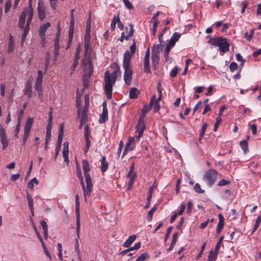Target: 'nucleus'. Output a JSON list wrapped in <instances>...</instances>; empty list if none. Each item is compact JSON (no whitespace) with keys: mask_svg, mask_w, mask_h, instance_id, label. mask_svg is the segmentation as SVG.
<instances>
[{"mask_svg":"<svg viewBox=\"0 0 261 261\" xmlns=\"http://www.w3.org/2000/svg\"><path fill=\"white\" fill-rule=\"evenodd\" d=\"M64 134V125L63 123H61L60 125V130L58 137V141L57 145H61L62 144L63 136Z\"/></svg>","mask_w":261,"mask_h":261,"instance_id":"obj_18","label":"nucleus"},{"mask_svg":"<svg viewBox=\"0 0 261 261\" xmlns=\"http://www.w3.org/2000/svg\"><path fill=\"white\" fill-rule=\"evenodd\" d=\"M153 106H154V107H153L154 112L156 113V112H158L161 108L159 103L154 101Z\"/></svg>","mask_w":261,"mask_h":261,"instance_id":"obj_64","label":"nucleus"},{"mask_svg":"<svg viewBox=\"0 0 261 261\" xmlns=\"http://www.w3.org/2000/svg\"><path fill=\"white\" fill-rule=\"evenodd\" d=\"M59 51V42H54V60L55 61L58 58Z\"/></svg>","mask_w":261,"mask_h":261,"instance_id":"obj_30","label":"nucleus"},{"mask_svg":"<svg viewBox=\"0 0 261 261\" xmlns=\"http://www.w3.org/2000/svg\"><path fill=\"white\" fill-rule=\"evenodd\" d=\"M108 163L106 161V158L105 156H103L102 158L101 161V166L100 169L102 173L106 171V170L108 169Z\"/></svg>","mask_w":261,"mask_h":261,"instance_id":"obj_25","label":"nucleus"},{"mask_svg":"<svg viewBox=\"0 0 261 261\" xmlns=\"http://www.w3.org/2000/svg\"><path fill=\"white\" fill-rule=\"evenodd\" d=\"M229 181L226 180L225 179H222L218 182V185L219 186H223L229 184Z\"/></svg>","mask_w":261,"mask_h":261,"instance_id":"obj_61","label":"nucleus"},{"mask_svg":"<svg viewBox=\"0 0 261 261\" xmlns=\"http://www.w3.org/2000/svg\"><path fill=\"white\" fill-rule=\"evenodd\" d=\"M192 201L191 200H189L188 202L187 205V213L190 215L192 211Z\"/></svg>","mask_w":261,"mask_h":261,"instance_id":"obj_57","label":"nucleus"},{"mask_svg":"<svg viewBox=\"0 0 261 261\" xmlns=\"http://www.w3.org/2000/svg\"><path fill=\"white\" fill-rule=\"evenodd\" d=\"M102 113L99 116V122L105 123L108 119V111L107 107V102L104 101L102 103Z\"/></svg>","mask_w":261,"mask_h":261,"instance_id":"obj_13","label":"nucleus"},{"mask_svg":"<svg viewBox=\"0 0 261 261\" xmlns=\"http://www.w3.org/2000/svg\"><path fill=\"white\" fill-rule=\"evenodd\" d=\"M76 235H77L76 234ZM80 238V232L79 233V237L78 236H77V238L75 240V249L76 252H77L79 258L80 259L81 258V255H80V250L79 249V241L78 239Z\"/></svg>","mask_w":261,"mask_h":261,"instance_id":"obj_38","label":"nucleus"},{"mask_svg":"<svg viewBox=\"0 0 261 261\" xmlns=\"http://www.w3.org/2000/svg\"><path fill=\"white\" fill-rule=\"evenodd\" d=\"M83 169L84 172L86 181L88 184L90 182V177H91L90 174L88 173L90 170L88 162L86 160H83L82 161Z\"/></svg>","mask_w":261,"mask_h":261,"instance_id":"obj_14","label":"nucleus"},{"mask_svg":"<svg viewBox=\"0 0 261 261\" xmlns=\"http://www.w3.org/2000/svg\"><path fill=\"white\" fill-rule=\"evenodd\" d=\"M155 99V95H154L151 97L149 106H147V104L144 105L143 108L141 110L142 116L140 117L136 126V132H138V136L137 137L138 139L142 136L145 128L143 117L145 116L146 113L151 110V108L153 106Z\"/></svg>","mask_w":261,"mask_h":261,"instance_id":"obj_3","label":"nucleus"},{"mask_svg":"<svg viewBox=\"0 0 261 261\" xmlns=\"http://www.w3.org/2000/svg\"><path fill=\"white\" fill-rule=\"evenodd\" d=\"M219 218V222L216 229V233L217 235L219 234L221 232L223 226H224V219L223 215L221 214L218 215Z\"/></svg>","mask_w":261,"mask_h":261,"instance_id":"obj_16","label":"nucleus"},{"mask_svg":"<svg viewBox=\"0 0 261 261\" xmlns=\"http://www.w3.org/2000/svg\"><path fill=\"white\" fill-rule=\"evenodd\" d=\"M144 69L146 73H150L149 61L144 60Z\"/></svg>","mask_w":261,"mask_h":261,"instance_id":"obj_39","label":"nucleus"},{"mask_svg":"<svg viewBox=\"0 0 261 261\" xmlns=\"http://www.w3.org/2000/svg\"><path fill=\"white\" fill-rule=\"evenodd\" d=\"M11 7V0H7L5 4V12L8 13L10 10Z\"/></svg>","mask_w":261,"mask_h":261,"instance_id":"obj_49","label":"nucleus"},{"mask_svg":"<svg viewBox=\"0 0 261 261\" xmlns=\"http://www.w3.org/2000/svg\"><path fill=\"white\" fill-rule=\"evenodd\" d=\"M125 7L128 9H133L134 7L128 0H125L123 2Z\"/></svg>","mask_w":261,"mask_h":261,"instance_id":"obj_59","label":"nucleus"},{"mask_svg":"<svg viewBox=\"0 0 261 261\" xmlns=\"http://www.w3.org/2000/svg\"><path fill=\"white\" fill-rule=\"evenodd\" d=\"M26 196H27V200L28 202V205H29L30 210H32L33 208H34L33 199L31 195L28 192H27Z\"/></svg>","mask_w":261,"mask_h":261,"instance_id":"obj_32","label":"nucleus"},{"mask_svg":"<svg viewBox=\"0 0 261 261\" xmlns=\"http://www.w3.org/2000/svg\"><path fill=\"white\" fill-rule=\"evenodd\" d=\"M34 184H38V181L36 177L33 178L28 183L27 187L30 189H33L34 188Z\"/></svg>","mask_w":261,"mask_h":261,"instance_id":"obj_36","label":"nucleus"},{"mask_svg":"<svg viewBox=\"0 0 261 261\" xmlns=\"http://www.w3.org/2000/svg\"><path fill=\"white\" fill-rule=\"evenodd\" d=\"M141 243L138 242L136 243L133 247L129 248V251L134 250H137L139 249L141 247Z\"/></svg>","mask_w":261,"mask_h":261,"instance_id":"obj_60","label":"nucleus"},{"mask_svg":"<svg viewBox=\"0 0 261 261\" xmlns=\"http://www.w3.org/2000/svg\"><path fill=\"white\" fill-rule=\"evenodd\" d=\"M224 239V237L223 236H221L219 239V241L218 242H217L216 246H215V250H216V251H218L220 248V245H221V244L223 241Z\"/></svg>","mask_w":261,"mask_h":261,"instance_id":"obj_54","label":"nucleus"},{"mask_svg":"<svg viewBox=\"0 0 261 261\" xmlns=\"http://www.w3.org/2000/svg\"><path fill=\"white\" fill-rule=\"evenodd\" d=\"M50 26V23L49 22L43 23L42 25L40 26L39 30L40 37L45 36V32Z\"/></svg>","mask_w":261,"mask_h":261,"instance_id":"obj_17","label":"nucleus"},{"mask_svg":"<svg viewBox=\"0 0 261 261\" xmlns=\"http://www.w3.org/2000/svg\"><path fill=\"white\" fill-rule=\"evenodd\" d=\"M91 31V16H89L86 22V33L84 39V46L87 47L90 45Z\"/></svg>","mask_w":261,"mask_h":261,"instance_id":"obj_9","label":"nucleus"},{"mask_svg":"<svg viewBox=\"0 0 261 261\" xmlns=\"http://www.w3.org/2000/svg\"><path fill=\"white\" fill-rule=\"evenodd\" d=\"M40 224L43 229L44 238L45 240H46L48 238V226L44 220H41Z\"/></svg>","mask_w":261,"mask_h":261,"instance_id":"obj_20","label":"nucleus"},{"mask_svg":"<svg viewBox=\"0 0 261 261\" xmlns=\"http://www.w3.org/2000/svg\"><path fill=\"white\" fill-rule=\"evenodd\" d=\"M74 33V29L69 28L68 34V43L71 44Z\"/></svg>","mask_w":261,"mask_h":261,"instance_id":"obj_41","label":"nucleus"},{"mask_svg":"<svg viewBox=\"0 0 261 261\" xmlns=\"http://www.w3.org/2000/svg\"><path fill=\"white\" fill-rule=\"evenodd\" d=\"M207 125H208L207 123L206 122L203 124L201 129V131H200V134H199V140H201L203 138V136L205 134V132L207 127Z\"/></svg>","mask_w":261,"mask_h":261,"instance_id":"obj_37","label":"nucleus"},{"mask_svg":"<svg viewBox=\"0 0 261 261\" xmlns=\"http://www.w3.org/2000/svg\"><path fill=\"white\" fill-rule=\"evenodd\" d=\"M32 84L30 82H28L25 85L24 94L27 95L29 98L32 96Z\"/></svg>","mask_w":261,"mask_h":261,"instance_id":"obj_26","label":"nucleus"},{"mask_svg":"<svg viewBox=\"0 0 261 261\" xmlns=\"http://www.w3.org/2000/svg\"><path fill=\"white\" fill-rule=\"evenodd\" d=\"M75 213H76V233L79 236L80 230V202L78 195L75 196Z\"/></svg>","mask_w":261,"mask_h":261,"instance_id":"obj_8","label":"nucleus"},{"mask_svg":"<svg viewBox=\"0 0 261 261\" xmlns=\"http://www.w3.org/2000/svg\"><path fill=\"white\" fill-rule=\"evenodd\" d=\"M42 81L36 80L35 85V90L38 92L40 96H42Z\"/></svg>","mask_w":261,"mask_h":261,"instance_id":"obj_27","label":"nucleus"},{"mask_svg":"<svg viewBox=\"0 0 261 261\" xmlns=\"http://www.w3.org/2000/svg\"><path fill=\"white\" fill-rule=\"evenodd\" d=\"M76 167H77L76 174H77V177L79 178V179L83 178L82 172H81V169L80 168V166L79 164L76 165Z\"/></svg>","mask_w":261,"mask_h":261,"instance_id":"obj_58","label":"nucleus"},{"mask_svg":"<svg viewBox=\"0 0 261 261\" xmlns=\"http://www.w3.org/2000/svg\"><path fill=\"white\" fill-rule=\"evenodd\" d=\"M85 147L84 150V153L86 154L88 151L90 146V141L89 140V138H85Z\"/></svg>","mask_w":261,"mask_h":261,"instance_id":"obj_44","label":"nucleus"},{"mask_svg":"<svg viewBox=\"0 0 261 261\" xmlns=\"http://www.w3.org/2000/svg\"><path fill=\"white\" fill-rule=\"evenodd\" d=\"M23 114H24L23 110H20L19 111V114H18V117H17L18 123L20 124V121L23 117Z\"/></svg>","mask_w":261,"mask_h":261,"instance_id":"obj_62","label":"nucleus"},{"mask_svg":"<svg viewBox=\"0 0 261 261\" xmlns=\"http://www.w3.org/2000/svg\"><path fill=\"white\" fill-rule=\"evenodd\" d=\"M180 37V34L178 33L175 32L172 36L170 40H169V43L172 44L174 46L175 45L176 42L179 40Z\"/></svg>","mask_w":261,"mask_h":261,"instance_id":"obj_24","label":"nucleus"},{"mask_svg":"<svg viewBox=\"0 0 261 261\" xmlns=\"http://www.w3.org/2000/svg\"><path fill=\"white\" fill-rule=\"evenodd\" d=\"M74 10V9H72L71 10V13H70V22L69 28H71V29H74V15H73Z\"/></svg>","mask_w":261,"mask_h":261,"instance_id":"obj_40","label":"nucleus"},{"mask_svg":"<svg viewBox=\"0 0 261 261\" xmlns=\"http://www.w3.org/2000/svg\"><path fill=\"white\" fill-rule=\"evenodd\" d=\"M124 69V80L127 85H130L132 82L133 71L131 66H123Z\"/></svg>","mask_w":261,"mask_h":261,"instance_id":"obj_11","label":"nucleus"},{"mask_svg":"<svg viewBox=\"0 0 261 261\" xmlns=\"http://www.w3.org/2000/svg\"><path fill=\"white\" fill-rule=\"evenodd\" d=\"M136 238V235H132L130 236L124 243L123 246L126 248L129 247L135 241Z\"/></svg>","mask_w":261,"mask_h":261,"instance_id":"obj_21","label":"nucleus"},{"mask_svg":"<svg viewBox=\"0 0 261 261\" xmlns=\"http://www.w3.org/2000/svg\"><path fill=\"white\" fill-rule=\"evenodd\" d=\"M77 114L79 118H87V114L85 113H81L80 110H77Z\"/></svg>","mask_w":261,"mask_h":261,"instance_id":"obj_63","label":"nucleus"},{"mask_svg":"<svg viewBox=\"0 0 261 261\" xmlns=\"http://www.w3.org/2000/svg\"><path fill=\"white\" fill-rule=\"evenodd\" d=\"M85 48V56L83 59L82 65L83 66L85 82L86 79H90L93 71L92 60L91 59V48L90 45Z\"/></svg>","mask_w":261,"mask_h":261,"instance_id":"obj_2","label":"nucleus"},{"mask_svg":"<svg viewBox=\"0 0 261 261\" xmlns=\"http://www.w3.org/2000/svg\"><path fill=\"white\" fill-rule=\"evenodd\" d=\"M148 257V254L147 253H143L141 254L139 257H137L136 261H143L146 258Z\"/></svg>","mask_w":261,"mask_h":261,"instance_id":"obj_45","label":"nucleus"},{"mask_svg":"<svg viewBox=\"0 0 261 261\" xmlns=\"http://www.w3.org/2000/svg\"><path fill=\"white\" fill-rule=\"evenodd\" d=\"M140 94L139 90L136 88H132L130 89L129 97L130 98H136Z\"/></svg>","mask_w":261,"mask_h":261,"instance_id":"obj_22","label":"nucleus"},{"mask_svg":"<svg viewBox=\"0 0 261 261\" xmlns=\"http://www.w3.org/2000/svg\"><path fill=\"white\" fill-rule=\"evenodd\" d=\"M133 149L134 146H129V143H127L123 153V156L125 155L128 151H131Z\"/></svg>","mask_w":261,"mask_h":261,"instance_id":"obj_50","label":"nucleus"},{"mask_svg":"<svg viewBox=\"0 0 261 261\" xmlns=\"http://www.w3.org/2000/svg\"><path fill=\"white\" fill-rule=\"evenodd\" d=\"M151 59L153 66L154 67V68H156V67L158 66L159 64V61L160 59L159 55H152Z\"/></svg>","mask_w":261,"mask_h":261,"instance_id":"obj_35","label":"nucleus"},{"mask_svg":"<svg viewBox=\"0 0 261 261\" xmlns=\"http://www.w3.org/2000/svg\"><path fill=\"white\" fill-rule=\"evenodd\" d=\"M33 118L29 117L26 121L24 132L29 133L30 132V130L31 129L33 123Z\"/></svg>","mask_w":261,"mask_h":261,"instance_id":"obj_19","label":"nucleus"},{"mask_svg":"<svg viewBox=\"0 0 261 261\" xmlns=\"http://www.w3.org/2000/svg\"><path fill=\"white\" fill-rule=\"evenodd\" d=\"M194 189L195 191L197 193L203 194L204 193V191L201 189L200 185L198 183L195 184Z\"/></svg>","mask_w":261,"mask_h":261,"instance_id":"obj_43","label":"nucleus"},{"mask_svg":"<svg viewBox=\"0 0 261 261\" xmlns=\"http://www.w3.org/2000/svg\"><path fill=\"white\" fill-rule=\"evenodd\" d=\"M217 252L218 251H216V250H210L208 256V260L211 261H215L217 257Z\"/></svg>","mask_w":261,"mask_h":261,"instance_id":"obj_28","label":"nucleus"},{"mask_svg":"<svg viewBox=\"0 0 261 261\" xmlns=\"http://www.w3.org/2000/svg\"><path fill=\"white\" fill-rule=\"evenodd\" d=\"M37 12L38 17L41 20H43L46 17L45 8L43 0H38Z\"/></svg>","mask_w":261,"mask_h":261,"instance_id":"obj_10","label":"nucleus"},{"mask_svg":"<svg viewBox=\"0 0 261 261\" xmlns=\"http://www.w3.org/2000/svg\"><path fill=\"white\" fill-rule=\"evenodd\" d=\"M162 50V44H161V43L154 44L152 47V55H159Z\"/></svg>","mask_w":261,"mask_h":261,"instance_id":"obj_23","label":"nucleus"},{"mask_svg":"<svg viewBox=\"0 0 261 261\" xmlns=\"http://www.w3.org/2000/svg\"><path fill=\"white\" fill-rule=\"evenodd\" d=\"M130 52L128 50L125 51L123 59V66H130V59L135 54L136 50V41L134 39H133V44L130 46Z\"/></svg>","mask_w":261,"mask_h":261,"instance_id":"obj_5","label":"nucleus"},{"mask_svg":"<svg viewBox=\"0 0 261 261\" xmlns=\"http://www.w3.org/2000/svg\"><path fill=\"white\" fill-rule=\"evenodd\" d=\"M217 174L218 172L216 170L210 169L205 172L203 179L206 181L208 186L212 187L217 179Z\"/></svg>","mask_w":261,"mask_h":261,"instance_id":"obj_6","label":"nucleus"},{"mask_svg":"<svg viewBox=\"0 0 261 261\" xmlns=\"http://www.w3.org/2000/svg\"><path fill=\"white\" fill-rule=\"evenodd\" d=\"M208 43L215 46L219 47V50L221 53H225L229 51V43L227 39L222 37L213 38L208 41Z\"/></svg>","mask_w":261,"mask_h":261,"instance_id":"obj_4","label":"nucleus"},{"mask_svg":"<svg viewBox=\"0 0 261 261\" xmlns=\"http://www.w3.org/2000/svg\"><path fill=\"white\" fill-rule=\"evenodd\" d=\"M119 13H118L117 16H114L112 19L111 24V29L112 31L115 30L116 23H117L118 21H119Z\"/></svg>","mask_w":261,"mask_h":261,"instance_id":"obj_29","label":"nucleus"},{"mask_svg":"<svg viewBox=\"0 0 261 261\" xmlns=\"http://www.w3.org/2000/svg\"><path fill=\"white\" fill-rule=\"evenodd\" d=\"M114 70L111 74L109 71L105 73V91L108 99L112 98V87L116 81L118 73H121L120 68L117 63H113L111 65Z\"/></svg>","mask_w":261,"mask_h":261,"instance_id":"obj_1","label":"nucleus"},{"mask_svg":"<svg viewBox=\"0 0 261 261\" xmlns=\"http://www.w3.org/2000/svg\"><path fill=\"white\" fill-rule=\"evenodd\" d=\"M129 27L130 28V30L128 33V34L127 35H125L124 32H122L121 33V35L120 38L119 39V40L122 42L124 39L128 40L129 39V38L133 36L134 34V27L133 25L131 23L129 24Z\"/></svg>","mask_w":261,"mask_h":261,"instance_id":"obj_15","label":"nucleus"},{"mask_svg":"<svg viewBox=\"0 0 261 261\" xmlns=\"http://www.w3.org/2000/svg\"><path fill=\"white\" fill-rule=\"evenodd\" d=\"M240 145L242 149L243 150V151L245 153H246L248 151V142L247 140H243L240 142Z\"/></svg>","mask_w":261,"mask_h":261,"instance_id":"obj_31","label":"nucleus"},{"mask_svg":"<svg viewBox=\"0 0 261 261\" xmlns=\"http://www.w3.org/2000/svg\"><path fill=\"white\" fill-rule=\"evenodd\" d=\"M134 169H135V163H133L130 167L129 170L127 174V177H130L132 176V175H133L132 174L134 172Z\"/></svg>","mask_w":261,"mask_h":261,"instance_id":"obj_52","label":"nucleus"},{"mask_svg":"<svg viewBox=\"0 0 261 261\" xmlns=\"http://www.w3.org/2000/svg\"><path fill=\"white\" fill-rule=\"evenodd\" d=\"M238 67V64L235 62H231L229 65L230 70L232 72L234 71L236 69H237Z\"/></svg>","mask_w":261,"mask_h":261,"instance_id":"obj_53","label":"nucleus"},{"mask_svg":"<svg viewBox=\"0 0 261 261\" xmlns=\"http://www.w3.org/2000/svg\"><path fill=\"white\" fill-rule=\"evenodd\" d=\"M179 70V68L175 66L174 68L171 71L170 75L172 77H174L176 76Z\"/></svg>","mask_w":261,"mask_h":261,"instance_id":"obj_46","label":"nucleus"},{"mask_svg":"<svg viewBox=\"0 0 261 261\" xmlns=\"http://www.w3.org/2000/svg\"><path fill=\"white\" fill-rule=\"evenodd\" d=\"M173 229V227L172 226H169L168 228H167V232L166 233V234H165V238H164V241L166 242L167 241V240H168V239L169 238V237L170 234V233L172 231Z\"/></svg>","mask_w":261,"mask_h":261,"instance_id":"obj_51","label":"nucleus"},{"mask_svg":"<svg viewBox=\"0 0 261 261\" xmlns=\"http://www.w3.org/2000/svg\"><path fill=\"white\" fill-rule=\"evenodd\" d=\"M221 118L220 117H217L216 119V120L215 121V123L214 124V131L216 132L218 129V126L221 122Z\"/></svg>","mask_w":261,"mask_h":261,"instance_id":"obj_48","label":"nucleus"},{"mask_svg":"<svg viewBox=\"0 0 261 261\" xmlns=\"http://www.w3.org/2000/svg\"><path fill=\"white\" fill-rule=\"evenodd\" d=\"M30 3H29V6L28 7H25L23 11L21 12V13L20 14V15H23V16L24 17H26V15L27 14H29V12L31 10V9H30Z\"/></svg>","mask_w":261,"mask_h":261,"instance_id":"obj_56","label":"nucleus"},{"mask_svg":"<svg viewBox=\"0 0 261 261\" xmlns=\"http://www.w3.org/2000/svg\"><path fill=\"white\" fill-rule=\"evenodd\" d=\"M30 28L25 27L23 28V32L21 36V43L22 45L24 41L25 40L26 37L29 31Z\"/></svg>","mask_w":261,"mask_h":261,"instance_id":"obj_33","label":"nucleus"},{"mask_svg":"<svg viewBox=\"0 0 261 261\" xmlns=\"http://www.w3.org/2000/svg\"><path fill=\"white\" fill-rule=\"evenodd\" d=\"M46 58L45 59V67L44 73H46V72L47 70L48 67L49 66V62H50L49 53L46 52Z\"/></svg>","mask_w":261,"mask_h":261,"instance_id":"obj_42","label":"nucleus"},{"mask_svg":"<svg viewBox=\"0 0 261 261\" xmlns=\"http://www.w3.org/2000/svg\"><path fill=\"white\" fill-rule=\"evenodd\" d=\"M0 138L3 149L5 150L9 145V140L6 136L5 130L3 127L0 128Z\"/></svg>","mask_w":261,"mask_h":261,"instance_id":"obj_12","label":"nucleus"},{"mask_svg":"<svg viewBox=\"0 0 261 261\" xmlns=\"http://www.w3.org/2000/svg\"><path fill=\"white\" fill-rule=\"evenodd\" d=\"M90 133V128H89L88 125H86L85 126V128H84L85 138H89Z\"/></svg>","mask_w":261,"mask_h":261,"instance_id":"obj_47","label":"nucleus"},{"mask_svg":"<svg viewBox=\"0 0 261 261\" xmlns=\"http://www.w3.org/2000/svg\"><path fill=\"white\" fill-rule=\"evenodd\" d=\"M158 24H159V21L158 20L154 21L153 23L152 35L153 36H155V33L156 32V30H157V27H158Z\"/></svg>","mask_w":261,"mask_h":261,"instance_id":"obj_55","label":"nucleus"},{"mask_svg":"<svg viewBox=\"0 0 261 261\" xmlns=\"http://www.w3.org/2000/svg\"><path fill=\"white\" fill-rule=\"evenodd\" d=\"M80 180L81 185L82 186V189L84 191V194L85 197V200L86 201H87V197H90L91 195L93 185L92 183V179L90 177V182L89 184H87V182H86V187L85 186V184L84 182L83 178L81 179H79Z\"/></svg>","mask_w":261,"mask_h":261,"instance_id":"obj_7","label":"nucleus"},{"mask_svg":"<svg viewBox=\"0 0 261 261\" xmlns=\"http://www.w3.org/2000/svg\"><path fill=\"white\" fill-rule=\"evenodd\" d=\"M25 17L23 16V15H20L19 21L18 23V28L19 29H23L25 23Z\"/></svg>","mask_w":261,"mask_h":261,"instance_id":"obj_34","label":"nucleus"}]
</instances>
